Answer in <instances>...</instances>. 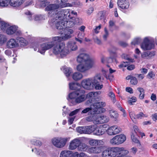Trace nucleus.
I'll return each instance as SVG.
<instances>
[{
    "instance_id": "0e129e2a",
    "label": "nucleus",
    "mask_w": 157,
    "mask_h": 157,
    "mask_svg": "<svg viewBox=\"0 0 157 157\" xmlns=\"http://www.w3.org/2000/svg\"><path fill=\"white\" fill-rule=\"evenodd\" d=\"M148 59H150L153 57L155 55V52L152 51H148Z\"/></svg>"
},
{
    "instance_id": "338daca9",
    "label": "nucleus",
    "mask_w": 157,
    "mask_h": 157,
    "mask_svg": "<svg viewBox=\"0 0 157 157\" xmlns=\"http://www.w3.org/2000/svg\"><path fill=\"white\" fill-rule=\"evenodd\" d=\"M75 116H71L70 117L68 118V122L69 123H70V124H71L73 123V121H74L75 118Z\"/></svg>"
},
{
    "instance_id": "37998d69",
    "label": "nucleus",
    "mask_w": 157,
    "mask_h": 157,
    "mask_svg": "<svg viewBox=\"0 0 157 157\" xmlns=\"http://www.w3.org/2000/svg\"><path fill=\"white\" fill-rule=\"evenodd\" d=\"M129 113L130 117L132 120L133 121H135L136 119V115H135L134 112L132 111H130L129 110Z\"/></svg>"
},
{
    "instance_id": "f8f14e48",
    "label": "nucleus",
    "mask_w": 157,
    "mask_h": 157,
    "mask_svg": "<svg viewBox=\"0 0 157 157\" xmlns=\"http://www.w3.org/2000/svg\"><path fill=\"white\" fill-rule=\"evenodd\" d=\"M154 42L153 40H150L147 38H145L141 47L144 50H150L154 47Z\"/></svg>"
},
{
    "instance_id": "393cba45",
    "label": "nucleus",
    "mask_w": 157,
    "mask_h": 157,
    "mask_svg": "<svg viewBox=\"0 0 157 157\" xmlns=\"http://www.w3.org/2000/svg\"><path fill=\"white\" fill-rule=\"evenodd\" d=\"M72 152L68 150H64L61 151L60 157H72Z\"/></svg>"
},
{
    "instance_id": "5fc2aeb1",
    "label": "nucleus",
    "mask_w": 157,
    "mask_h": 157,
    "mask_svg": "<svg viewBox=\"0 0 157 157\" xmlns=\"http://www.w3.org/2000/svg\"><path fill=\"white\" fill-rule=\"evenodd\" d=\"M80 109H77L72 111L69 114L70 117L73 116L74 115L77 114L80 111Z\"/></svg>"
},
{
    "instance_id": "49530a36",
    "label": "nucleus",
    "mask_w": 157,
    "mask_h": 157,
    "mask_svg": "<svg viewBox=\"0 0 157 157\" xmlns=\"http://www.w3.org/2000/svg\"><path fill=\"white\" fill-rule=\"evenodd\" d=\"M47 0H39L40 6L43 8L46 6L48 4L49 2L47 1Z\"/></svg>"
},
{
    "instance_id": "a878e982",
    "label": "nucleus",
    "mask_w": 157,
    "mask_h": 157,
    "mask_svg": "<svg viewBox=\"0 0 157 157\" xmlns=\"http://www.w3.org/2000/svg\"><path fill=\"white\" fill-rule=\"evenodd\" d=\"M66 47L68 50L69 48L72 51H76L78 48L77 46L74 42H68L67 44V47Z\"/></svg>"
},
{
    "instance_id": "58836bf2",
    "label": "nucleus",
    "mask_w": 157,
    "mask_h": 157,
    "mask_svg": "<svg viewBox=\"0 0 157 157\" xmlns=\"http://www.w3.org/2000/svg\"><path fill=\"white\" fill-rule=\"evenodd\" d=\"M109 114L111 117L115 119H116L118 116V114L117 112L113 110L109 111Z\"/></svg>"
},
{
    "instance_id": "f03ea898",
    "label": "nucleus",
    "mask_w": 157,
    "mask_h": 157,
    "mask_svg": "<svg viewBox=\"0 0 157 157\" xmlns=\"http://www.w3.org/2000/svg\"><path fill=\"white\" fill-rule=\"evenodd\" d=\"M104 102H99L95 103L91 105L90 107H87L83 109L81 112V114L88 113L89 114H99L104 112L105 109L103 108L105 105Z\"/></svg>"
},
{
    "instance_id": "412c9836",
    "label": "nucleus",
    "mask_w": 157,
    "mask_h": 157,
    "mask_svg": "<svg viewBox=\"0 0 157 157\" xmlns=\"http://www.w3.org/2000/svg\"><path fill=\"white\" fill-rule=\"evenodd\" d=\"M123 58H124L128 61H124L122 62L119 66L120 67H126L128 64L129 62H132L133 59L128 57L127 55L125 54H123L122 56Z\"/></svg>"
},
{
    "instance_id": "f3484780",
    "label": "nucleus",
    "mask_w": 157,
    "mask_h": 157,
    "mask_svg": "<svg viewBox=\"0 0 157 157\" xmlns=\"http://www.w3.org/2000/svg\"><path fill=\"white\" fill-rule=\"evenodd\" d=\"M16 40V39L14 38H11L9 39L6 43L7 48H12L18 47L19 46V44Z\"/></svg>"
},
{
    "instance_id": "cd10ccee",
    "label": "nucleus",
    "mask_w": 157,
    "mask_h": 157,
    "mask_svg": "<svg viewBox=\"0 0 157 157\" xmlns=\"http://www.w3.org/2000/svg\"><path fill=\"white\" fill-rule=\"evenodd\" d=\"M127 80L130 79V82L133 85H136L138 83V80L135 77L131 75H129L127 76L126 78Z\"/></svg>"
},
{
    "instance_id": "69168bd1",
    "label": "nucleus",
    "mask_w": 157,
    "mask_h": 157,
    "mask_svg": "<svg viewBox=\"0 0 157 157\" xmlns=\"http://www.w3.org/2000/svg\"><path fill=\"white\" fill-rule=\"evenodd\" d=\"M94 41L95 43L97 44H98L100 45L101 44V40L98 38L97 37L94 38Z\"/></svg>"
},
{
    "instance_id": "c9c22d12",
    "label": "nucleus",
    "mask_w": 157,
    "mask_h": 157,
    "mask_svg": "<svg viewBox=\"0 0 157 157\" xmlns=\"http://www.w3.org/2000/svg\"><path fill=\"white\" fill-rule=\"evenodd\" d=\"M25 0H11V2L14 6H20Z\"/></svg>"
},
{
    "instance_id": "20e7f679",
    "label": "nucleus",
    "mask_w": 157,
    "mask_h": 157,
    "mask_svg": "<svg viewBox=\"0 0 157 157\" xmlns=\"http://www.w3.org/2000/svg\"><path fill=\"white\" fill-rule=\"evenodd\" d=\"M67 0H56V2L57 4H52L48 5L45 8L46 11H52L60 8H64L67 6H71V5L67 3Z\"/></svg>"
},
{
    "instance_id": "1a4fd4ad",
    "label": "nucleus",
    "mask_w": 157,
    "mask_h": 157,
    "mask_svg": "<svg viewBox=\"0 0 157 157\" xmlns=\"http://www.w3.org/2000/svg\"><path fill=\"white\" fill-rule=\"evenodd\" d=\"M92 82V84L94 88L96 90H100L103 87V85H100L99 83L101 81V76L100 74L96 75L93 78H90Z\"/></svg>"
},
{
    "instance_id": "9b49d317",
    "label": "nucleus",
    "mask_w": 157,
    "mask_h": 157,
    "mask_svg": "<svg viewBox=\"0 0 157 157\" xmlns=\"http://www.w3.org/2000/svg\"><path fill=\"white\" fill-rule=\"evenodd\" d=\"M94 64L93 63H80L77 66V70L80 72H85L91 68Z\"/></svg>"
},
{
    "instance_id": "0eeeda50",
    "label": "nucleus",
    "mask_w": 157,
    "mask_h": 157,
    "mask_svg": "<svg viewBox=\"0 0 157 157\" xmlns=\"http://www.w3.org/2000/svg\"><path fill=\"white\" fill-rule=\"evenodd\" d=\"M6 33L9 35L20 36L22 35V31L19 29L18 27L15 25L8 27L6 30Z\"/></svg>"
},
{
    "instance_id": "3c124183",
    "label": "nucleus",
    "mask_w": 157,
    "mask_h": 157,
    "mask_svg": "<svg viewBox=\"0 0 157 157\" xmlns=\"http://www.w3.org/2000/svg\"><path fill=\"white\" fill-rule=\"evenodd\" d=\"M31 142L32 144L37 146H40L42 144V143L41 141L36 140H33Z\"/></svg>"
},
{
    "instance_id": "bb28decb",
    "label": "nucleus",
    "mask_w": 157,
    "mask_h": 157,
    "mask_svg": "<svg viewBox=\"0 0 157 157\" xmlns=\"http://www.w3.org/2000/svg\"><path fill=\"white\" fill-rule=\"evenodd\" d=\"M85 127L86 134H90L93 132L94 134V132L96 129L95 125L85 126Z\"/></svg>"
},
{
    "instance_id": "e2e57ef3",
    "label": "nucleus",
    "mask_w": 157,
    "mask_h": 157,
    "mask_svg": "<svg viewBox=\"0 0 157 157\" xmlns=\"http://www.w3.org/2000/svg\"><path fill=\"white\" fill-rule=\"evenodd\" d=\"M89 116L86 117V120L88 122L92 121L93 123V115Z\"/></svg>"
},
{
    "instance_id": "ea45409f",
    "label": "nucleus",
    "mask_w": 157,
    "mask_h": 157,
    "mask_svg": "<svg viewBox=\"0 0 157 157\" xmlns=\"http://www.w3.org/2000/svg\"><path fill=\"white\" fill-rule=\"evenodd\" d=\"M35 150L36 154L37 155H39L41 157H45L46 156V152L43 151L42 150L40 149H36Z\"/></svg>"
},
{
    "instance_id": "72a5a7b5",
    "label": "nucleus",
    "mask_w": 157,
    "mask_h": 157,
    "mask_svg": "<svg viewBox=\"0 0 157 157\" xmlns=\"http://www.w3.org/2000/svg\"><path fill=\"white\" fill-rule=\"evenodd\" d=\"M72 157H90L85 153L81 152L79 153L78 152H75L72 155Z\"/></svg>"
},
{
    "instance_id": "603ef678",
    "label": "nucleus",
    "mask_w": 157,
    "mask_h": 157,
    "mask_svg": "<svg viewBox=\"0 0 157 157\" xmlns=\"http://www.w3.org/2000/svg\"><path fill=\"white\" fill-rule=\"evenodd\" d=\"M25 15L28 16V18L29 20L31 21L32 20V13L29 10H26L24 12Z\"/></svg>"
},
{
    "instance_id": "8fccbe9b",
    "label": "nucleus",
    "mask_w": 157,
    "mask_h": 157,
    "mask_svg": "<svg viewBox=\"0 0 157 157\" xmlns=\"http://www.w3.org/2000/svg\"><path fill=\"white\" fill-rule=\"evenodd\" d=\"M141 42V39L139 38H136L133 41L131 42L132 45L134 46L138 44Z\"/></svg>"
},
{
    "instance_id": "a19ab883",
    "label": "nucleus",
    "mask_w": 157,
    "mask_h": 157,
    "mask_svg": "<svg viewBox=\"0 0 157 157\" xmlns=\"http://www.w3.org/2000/svg\"><path fill=\"white\" fill-rule=\"evenodd\" d=\"M63 72L66 76H69L71 72V69L69 67H64L63 68Z\"/></svg>"
},
{
    "instance_id": "4c0bfd02",
    "label": "nucleus",
    "mask_w": 157,
    "mask_h": 157,
    "mask_svg": "<svg viewBox=\"0 0 157 157\" xmlns=\"http://www.w3.org/2000/svg\"><path fill=\"white\" fill-rule=\"evenodd\" d=\"M7 38L6 35L0 34V46H2L7 41Z\"/></svg>"
},
{
    "instance_id": "a211bd4d",
    "label": "nucleus",
    "mask_w": 157,
    "mask_h": 157,
    "mask_svg": "<svg viewBox=\"0 0 157 157\" xmlns=\"http://www.w3.org/2000/svg\"><path fill=\"white\" fill-rule=\"evenodd\" d=\"M80 143V140L76 138L71 140L69 146V149L71 150H73L78 147Z\"/></svg>"
},
{
    "instance_id": "7c9ffc66",
    "label": "nucleus",
    "mask_w": 157,
    "mask_h": 157,
    "mask_svg": "<svg viewBox=\"0 0 157 157\" xmlns=\"http://www.w3.org/2000/svg\"><path fill=\"white\" fill-rule=\"evenodd\" d=\"M16 40H17V42L21 46H24L27 44V41L23 37H17L16 38Z\"/></svg>"
},
{
    "instance_id": "e433bc0d",
    "label": "nucleus",
    "mask_w": 157,
    "mask_h": 157,
    "mask_svg": "<svg viewBox=\"0 0 157 157\" xmlns=\"http://www.w3.org/2000/svg\"><path fill=\"white\" fill-rule=\"evenodd\" d=\"M109 120V118L105 116L100 115V124L107 123Z\"/></svg>"
},
{
    "instance_id": "c85d7f7f",
    "label": "nucleus",
    "mask_w": 157,
    "mask_h": 157,
    "mask_svg": "<svg viewBox=\"0 0 157 157\" xmlns=\"http://www.w3.org/2000/svg\"><path fill=\"white\" fill-rule=\"evenodd\" d=\"M72 77L74 80L77 81L80 80L83 78V75L79 72H76L73 74Z\"/></svg>"
},
{
    "instance_id": "aec40b11",
    "label": "nucleus",
    "mask_w": 157,
    "mask_h": 157,
    "mask_svg": "<svg viewBox=\"0 0 157 157\" xmlns=\"http://www.w3.org/2000/svg\"><path fill=\"white\" fill-rule=\"evenodd\" d=\"M117 4L118 6L122 9H127L129 6V3L126 0H118Z\"/></svg>"
},
{
    "instance_id": "052dcab7",
    "label": "nucleus",
    "mask_w": 157,
    "mask_h": 157,
    "mask_svg": "<svg viewBox=\"0 0 157 157\" xmlns=\"http://www.w3.org/2000/svg\"><path fill=\"white\" fill-rule=\"evenodd\" d=\"M136 76L137 77L139 80H141L143 79L144 76V75L142 74H137L136 75Z\"/></svg>"
},
{
    "instance_id": "4d7b16f0",
    "label": "nucleus",
    "mask_w": 157,
    "mask_h": 157,
    "mask_svg": "<svg viewBox=\"0 0 157 157\" xmlns=\"http://www.w3.org/2000/svg\"><path fill=\"white\" fill-rule=\"evenodd\" d=\"M104 31L105 34L103 36V38L105 40H106L107 37L108 36L109 33L106 28H105Z\"/></svg>"
},
{
    "instance_id": "4468645a",
    "label": "nucleus",
    "mask_w": 157,
    "mask_h": 157,
    "mask_svg": "<svg viewBox=\"0 0 157 157\" xmlns=\"http://www.w3.org/2000/svg\"><path fill=\"white\" fill-rule=\"evenodd\" d=\"M121 130V128L117 126L114 125L109 128L107 132L109 135H114L120 133Z\"/></svg>"
},
{
    "instance_id": "6ab92c4d",
    "label": "nucleus",
    "mask_w": 157,
    "mask_h": 157,
    "mask_svg": "<svg viewBox=\"0 0 157 157\" xmlns=\"http://www.w3.org/2000/svg\"><path fill=\"white\" fill-rule=\"evenodd\" d=\"M89 144L92 146L103 145L104 142L102 140L90 139L88 141Z\"/></svg>"
},
{
    "instance_id": "ddd939ff",
    "label": "nucleus",
    "mask_w": 157,
    "mask_h": 157,
    "mask_svg": "<svg viewBox=\"0 0 157 157\" xmlns=\"http://www.w3.org/2000/svg\"><path fill=\"white\" fill-rule=\"evenodd\" d=\"M92 83V82L90 78H89L82 80L81 82V85L84 89L90 90L94 88Z\"/></svg>"
},
{
    "instance_id": "c756f323",
    "label": "nucleus",
    "mask_w": 157,
    "mask_h": 157,
    "mask_svg": "<svg viewBox=\"0 0 157 157\" xmlns=\"http://www.w3.org/2000/svg\"><path fill=\"white\" fill-rule=\"evenodd\" d=\"M88 148V146L86 144L81 143L80 141L78 149L80 151H86Z\"/></svg>"
},
{
    "instance_id": "473e14b6",
    "label": "nucleus",
    "mask_w": 157,
    "mask_h": 157,
    "mask_svg": "<svg viewBox=\"0 0 157 157\" xmlns=\"http://www.w3.org/2000/svg\"><path fill=\"white\" fill-rule=\"evenodd\" d=\"M97 114H92L93 115V123L95 124H100V115Z\"/></svg>"
},
{
    "instance_id": "7ed1b4c3",
    "label": "nucleus",
    "mask_w": 157,
    "mask_h": 157,
    "mask_svg": "<svg viewBox=\"0 0 157 157\" xmlns=\"http://www.w3.org/2000/svg\"><path fill=\"white\" fill-rule=\"evenodd\" d=\"M84 90H78L70 93L68 100L73 105H75L85 101L86 99Z\"/></svg>"
},
{
    "instance_id": "09e8293b",
    "label": "nucleus",
    "mask_w": 157,
    "mask_h": 157,
    "mask_svg": "<svg viewBox=\"0 0 157 157\" xmlns=\"http://www.w3.org/2000/svg\"><path fill=\"white\" fill-rule=\"evenodd\" d=\"M136 119H141L143 117H147V116L144 114L143 112H140L139 113L136 115Z\"/></svg>"
},
{
    "instance_id": "b1692460",
    "label": "nucleus",
    "mask_w": 157,
    "mask_h": 157,
    "mask_svg": "<svg viewBox=\"0 0 157 157\" xmlns=\"http://www.w3.org/2000/svg\"><path fill=\"white\" fill-rule=\"evenodd\" d=\"M69 88L73 90L76 91L82 90L80 89V85L79 83L74 82H72L69 83Z\"/></svg>"
},
{
    "instance_id": "39448f33",
    "label": "nucleus",
    "mask_w": 157,
    "mask_h": 157,
    "mask_svg": "<svg viewBox=\"0 0 157 157\" xmlns=\"http://www.w3.org/2000/svg\"><path fill=\"white\" fill-rule=\"evenodd\" d=\"M110 157H116L118 154H128L129 151L123 147H112L108 148Z\"/></svg>"
},
{
    "instance_id": "dca6fc26",
    "label": "nucleus",
    "mask_w": 157,
    "mask_h": 157,
    "mask_svg": "<svg viewBox=\"0 0 157 157\" xmlns=\"http://www.w3.org/2000/svg\"><path fill=\"white\" fill-rule=\"evenodd\" d=\"M70 10V9H69ZM70 18L69 19H64V20H63V21H64V22H66L67 23H71V25L70 26V27H71L73 26L74 24H78L80 22V19L78 18H73L70 15Z\"/></svg>"
},
{
    "instance_id": "2f4dec72",
    "label": "nucleus",
    "mask_w": 157,
    "mask_h": 157,
    "mask_svg": "<svg viewBox=\"0 0 157 157\" xmlns=\"http://www.w3.org/2000/svg\"><path fill=\"white\" fill-rule=\"evenodd\" d=\"M116 61V59H113L111 58H107L104 56H103L101 58V62L103 63H110L113 61Z\"/></svg>"
},
{
    "instance_id": "864d4df0",
    "label": "nucleus",
    "mask_w": 157,
    "mask_h": 157,
    "mask_svg": "<svg viewBox=\"0 0 157 157\" xmlns=\"http://www.w3.org/2000/svg\"><path fill=\"white\" fill-rule=\"evenodd\" d=\"M137 151V148L135 147H132L130 150V153L134 155H135L136 154Z\"/></svg>"
},
{
    "instance_id": "774afa93",
    "label": "nucleus",
    "mask_w": 157,
    "mask_h": 157,
    "mask_svg": "<svg viewBox=\"0 0 157 157\" xmlns=\"http://www.w3.org/2000/svg\"><path fill=\"white\" fill-rule=\"evenodd\" d=\"M141 73L144 74H146L148 71V69L144 68H142L140 69Z\"/></svg>"
},
{
    "instance_id": "9d476101",
    "label": "nucleus",
    "mask_w": 157,
    "mask_h": 157,
    "mask_svg": "<svg viewBox=\"0 0 157 157\" xmlns=\"http://www.w3.org/2000/svg\"><path fill=\"white\" fill-rule=\"evenodd\" d=\"M126 140V137L124 134L115 136L110 139V143L113 145H119L123 143Z\"/></svg>"
},
{
    "instance_id": "423d86ee",
    "label": "nucleus",
    "mask_w": 157,
    "mask_h": 157,
    "mask_svg": "<svg viewBox=\"0 0 157 157\" xmlns=\"http://www.w3.org/2000/svg\"><path fill=\"white\" fill-rule=\"evenodd\" d=\"M68 140L67 138L56 137L52 140V144L56 147L60 148L64 146Z\"/></svg>"
},
{
    "instance_id": "f704fd0d",
    "label": "nucleus",
    "mask_w": 157,
    "mask_h": 157,
    "mask_svg": "<svg viewBox=\"0 0 157 157\" xmlns=\"http://www.w3.org/2000/svg\"><path fill=\"white\" fill-rule=\"evenodd\" d=\"M9 24L3 21H0V29L4 31L9 26Z\"/></svg>"
},
{
    "instance_id": "680f3d73",
    "label": "nucleus",
    "mask_w": 157,
    "mask_h": 157,
    "mask_svg": "<svg viewBox=\"0 0 157 157\" xmlns=\"http://www.w3.org/2000/svg\"><path fill=\"white\" fill-rule=\"evenodd\" d=\"M89 116L86 117V120L88 122L92 121L93 123V115Z\"/></svg>"
},
{
    "instance_id": "13d9d810",
    "label": "nucleus",
    "mask_w": 157,
    "mask_h": 157,
    "mask_svg": "<svg viewBox=\"0 0 157 157\" xmlns=\"http://www.w3.org/2000/svg\"><path fill=\"white\" fill-rule=\"evenodd\" d=\"M131 138L132 141L135 143L140 144V142L139 140H138L134 136L132 135L131 136Z\"/></svg>"
},
{
    "instance_id": "4be33fe9",
    "label": "nucleus",
    "mask_w": 157,
    "mask_h": 157,
    "mask_svg": "<svg viewBox=\"0 0 157 157\" xmlns=\"http://www.w3.org/2000/svg\"><path fill=\"white\" fill-rule=\"evenodd\" d=\"M105 130L103 126H100L97 127L96 125V129L94 132V135L100 136L104 134L105 132Z\"/></svg>"
},
{
    "instance_id": "5701e85b",
    "label": "nucleus",
    "mask_w": 157,
    "mask_h": 157,
    "mask_svg": "<svg viewBox=\"0 0 157 157\" xmlns=\"http://www.w3.org/2000/svg\"><path fill=\"white\" fill-rule=\"evenodd\" d=\"M13 7H18V6H15L14 5L12 4L11 0H0V7H6L8 6L9 4Z\"/></svg>"
},
{
    "instance_id": "2eb2a0df",
    "label": "nucleus",
    "mask_w": 157,
    "mask_h": 157,
    "mask_svg": "<svg viewBox=\"0 0 157 157\" xmlns=\"http://www.w3.org/2000/svg\"><path fill=\"white\" fill-rule=\"evenodd\" d=\"M104 149V146H99L91 147L88 148L87 152L90 154H98L100 153Z\"/></svg>"
},
{
    "instance_id": "a18cd8bd",
    "label": "nucleus",
    "mask_w": 157,
    "mask_h": 157,
    "mask_svg": "<svg viewBox=\"0 0 157 157\" xmlns=\"http://www.w3.org/2000/svg\"><path fill=\"white\" fill-rule=\"evenodd\" d=\"M108 96L110 98L111 100L114 103H115L116 100L115 99V96L114 94L112 92H110L108 94Z\"/></svg>"
},
{
    "instance_id": "c03bdc74",
    "label": "nucleus",
    "mask_w": 157,
    "mask_h": 157,
    "mask_svg": "<svg viewBox=\"0 0 157 157\" xmlns=\"http://www.w3.org/2000/svg\"><path fill=\"white\" fill-rule=\"evenodd\" d=\"M95 96L94 92H92L88 93L86 95V98L93 99L95 98Z\"/></svg>"
},
{
    "instance_id": "f257e3e1",
    "label": "nucleus",
    "mask_w": 157,
    "mask_h": 157,
    "mask_svg": "<svg viewBox=\"0 0 157 157\" xmlns=\"http://www.w3.org/2000/svg\"><path fill=\"white\" fill-rule=\"evenodd\" d=\"M70 10H62L57 13H53L52 19L51 21V25H55L57 29L60 30L59 33L61 36H55L51 38H43V41L48 42L39 44L37 43L33 44V48L35 51L38 49V52L44 54L47 50L52 47L53 53L56 55H59L60 57L64 58L69 53V51L63 43H60L62 40H67L71 37V34L73 33L71 29H65V23L63 20L70 18Z\"/></svg>"
},
{
    "instance_id": "bf43d9fd",
    "label": "nucleus",
    "mask_w": 157,
    "mask_h": 157,
    "mask_svg": "<svg viewBox=\"0 0 157 157\" xmlns=\"http://www.w3.org/2000/svg\"><path fill=\"white\" fill-rule=\"evenodd\" d=\"M155 74L152 71L149 72L147 75V78L151 79L155 77Z\"/></svg>"
},
{
    "instance_id": "79ce46f5",
    "label": "nucleus",
    "mask_w": 157,
    "mask_h": 157,
    "mask_svg": "<svg viewBox=\"0 0 157 157\" xmlns=\"http://www.w3.org/2000/svg\"><path fill=\"white\" fill-rule=\"evenodd\" d=\"M77 131L80 134H86V127H79L76 128Z\"/></svg>"
},
{
    "instance_id": "6e6d98bb",
    "label": "nucleus",
    "mask_w": 157,
    "mask_h": 157,
    "mask_svg": "<svg viewBox=\"0 0 157 157\" xmlns=\"http://www.w3.org/2000/svg\"><path fill=\"white\" fill-rule=\"evenodd\" d=\"M148 51L144 52L141 54V56L143 58L148 59Z\"/></svg>"
},
{
    "instance_id": "de8ad7c7",
    "label": "nucleus",
    "mask_w": 157,
    "mask_h": 157,
    "mask_svg": "<svg viewBox=\"0 0 157 157\" xmlns=\"http://www.w3.org/2000/svg\"><path fill=\"white\" fill-rule=\"evenodd\" d=\"M101 155L102 157H110L108 148L103 151Z\"/></svg>"
},
{
    "instance_id": "6e6552de",
    "label": "nucleus",
    "mask_w": 157,
    "mask_h": 157,
    "mask_svg": "<svg viewBox=\"0 0 157 157\" xmlns=\"http://www.w3.org/2000/svg\"><path fill=\"white\" fill-rule=\"evenodd\" d=\"M77 60L78 62L79 63H94L89 55L84 53H80L77 57Z\"/></svg>"
}]
</instances>
